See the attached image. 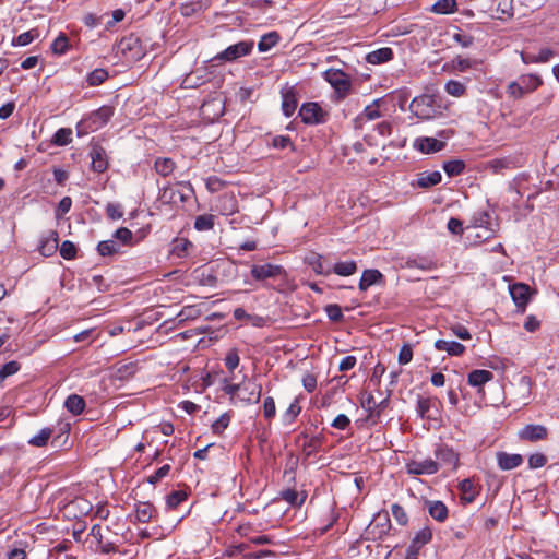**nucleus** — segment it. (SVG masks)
Here are the masks:
<instances>
[{
    "mask_svg": "<svg viewBox=\"0 0 559 559\" xmlns=\"http://www.w3.org/2000/svg\"><path fill=\"white\" fill-rule=\"evenodd\" d=\"M543 84V80L537 74H523L516 81H512L507 86V94L510 98L521 99L526 94L533 93Z\"/></svg>",
    "mask_w": 559,
    "mask_h": 559,
    "instance_id": "obj_1",
    "label": "nucleus"
},
{
    "mask_svg": "<svg viewBox=\"0 0 559 559\" xmlns=\"http://www.w3.org/2000/svg\"><path fill=\"white\" fill-rule=\"evenodd\" d=\"M114 111L111 106H102L97 110L92 111L78 123L79 133L94 132L103 128L114 116Z\"/></svg>",
    "mask_w": 559,
    "mask_h": 559,
    "instance_id": "obj_2",
    "label": "nucleus"
},
{
    "mask_svg": "<svg viewBox=\"0 0 559 559\" xmlns=\"http://www.w3.org/2000/svg\"><path fill=\"white\" fill-rule=\"evenodd\" d=\"M192 189L189 185L176 183L164 187L158 195L162 204L179 205L187 201Z\"/></svg>",
    "mask_w": 559,
    "mask_h": 559,
    "instance_id": "obj_3",
    "label": "nucleus"
},
{
    "mask_svg": "<svg viewBox=\"0 0 559 559\" xmlns=\"http://www.w3.org/2000/svg\"><path fill=\"white\" fill-rule=\"evenodd\" d=\"M411 111L419 119L429 120L436 117L435 98L431 95L415 97L409 104Z\"/></svg>",
    "mask_w": 559,
    "mask_h": 559,
    "instance_id": "obj_4",
    "label": "nucleus"
},
{
    "mask_svg": "<svg viewBox=\"0 0 559 559\" xmlns=\"http://www.w3.org/2000/svg\"><path fill=\"white\" fill-rule=\"evenodd\" d=\"M323 76L341 97H345L349 93L352 82L349 76L342 70L328 69Z\"/></svg>",
    "mask_w": 559,
    "mask_h": 559,
    "instance_id": "obj_5",
    "label": "nucleus"
},
{
    "mask_svg": "<svg viewBox=\"0 0 559 559\" xmlns=\"http://www.w3.org/2000/svg\"><path fill=\"white\" fill-rule=\"evenodd\" d=\"M250 273L255 281H265L286 275V271L282 265L272 263L254 264L252 265Z\"/></svg>",
    "mask_w": 559,
    "mask_h": 559,
    "instance_id": "obj_6",
    "label": "nucleus"
},
{
    "mask_svg": "<svg viewBox=\"0 0 559 559\" xmlns=\"http://www.w3.org/2000/svg\"><path fill=\"white\" fill-rule=\"evenodd\" d=\"M253 49V41L242 40L230 45L224 51L217 55V59L231 62L240 57L248 56Z\"/></svg>",
    "mask_w": 559,
    "mask_h": 559,
    "instance_id": "obj_7",
    "label": "nucleus"
},
{
    "mask_svg": "<svg viewBox=\"0 0 559 559\" xmlns=\"http://www.w3.org/2000/svg\"><path fill=\"white\" fill-rule=\"evenodd\" d=\"M391 530V520L389 513L379 512L368 526V534L372 539H382Z\"/></svg>",
    "mask_w": 559,
    "mask_h": 559,
    "instance_id": "obj_8",
    "label": "nucleus"
},
{
    "mask_svg": "<svg viewBox=\"0 0 559 559\" xmlns=\"http://www.w3.org/2000/svg\"><path fill=\"white\" fill-rule=\"evenodd\" d=\"M301 121L306 124L324 122L325 114L318 103H306L299 109Z\"/></svg>",
    "mask_w": 559,
    "mask_h": 559,
    "instance_id": "obj_9",
    "label": "nucleus"
},
{
    "mask_svg": "<svg viewBox=\"0 0 559 559\" xmlns=\"http://www.w3.org/2000/svg\"><path fill=\"white\" fill-rule=\"evenodd\" d=\"M521 166L522 163L519 156H504L488 160L485 164V169L498 175L502 174L504 170L514 169Z\"/></svg>",
    "mask_w": 559,
    "mask_h": 559,
    "instance_id": "obj_10",
    "label": "nucleus"
},
{
    "mask_svg": "<svg viewBox=\"0 0 559 559\" xmlns=\"http://www.w3.org/2000/svg\"><path fill=\"white\" fill-rule=\"evenodd\" d=\"M405 468L409 475H432L439 471V463L432 459L412 460L406 463Z\"/></svg>",
    "mask_w": 559,
    "mask_h": 559,
    "instance_id": "obj_11",
    "label": "nucleus"
},
{
    "mask_svg": "<svg viewBox=\"0 0 559 559\" xmlns=\"http://www.w3.org/2000/svg\"><path fill=\"white\" fill-rule=\"evenodd\" d=\"M518 437L523 441L537 442L547 439L548 429L543 425L530 424L519 430Z\"/></svg>",
    "mask_w": 559,
    "mask_h": 559,
    "instance_id": "obj_12",
    "label": "nucleus"
},
{
    "mask_svg": "<svg viewBox=\"0 0 559 559\" xmlns=\"http://www.w3.org/2000/svg\"><path fill=\"white\" fill-rule=\"evenodd\" d=\"M435 455L440 466H448L451 469H456L459 464V454L448 445H440L436 449Z\"/></svg>",
    "mask_w": 559,
    "mask_h": 559,
    "instance_id": "obj_13",
    "label": "nucleus"
},
{
    "mask_svg": "<svg viewBox=\"0 0 559 559\" xmlns=\"http://www.w3.org/2000/svg\"><path fill=\"white\" fill-rule=\"evenodd\" d=\"M261 394V384L251 380L241 383V390L239 391V397L241 401L248 404H255L260 401Z\"/></svg>",
    "mask_w": 559,
    "mask_h": 559,
    "instance_id": "obj_14",
    "label": "nucleus"
},
{
    "mask_svg": "<svg viewBox=\"0 0 559 559\" xmlns=\"http://www.w3.org/2000/svg\"><path fill=\"white\" fill-rule=\"evenodd\" d=\"M414 147L424 154H432L443 150L445 142L430 136H421L415 140Z\"/></svg>",
    "mask_w": 559,
    "mask_h": 559,
    "instance_id": "obj_15",
    "label": "nucleus"
},
{
    "mask_svg": "<svg viewBox=\"0 0 559 559\" xmlns=\"http://www.w3.org/2000/svg\"><path fill=\"white\" fill-rule=\"evenodd\" d=\"M282 110L286 117H290L297 108V93L294 86H286L282 90Z\"/></svg>",
    "mask_w": 559,
    "mask_h": 559,
    "instance_id": "obj_16",
    "label": "nucleus"
},
{
    "mask_svg": "<svg viewBox=\"0 0 559 559\" xmlns=\"http://www.w3.org/2000/svg\"><path fill=\"white\" fill-rule=\"evenodd\" d=\"M381 99L373 100L372 104L365 107L362 112H360L355 119L354 124L356 129H361L362 124L366 121H372L381 117V112L379 110V103Z\"/></svg>",
    "mask_w": 559,
    "mask_h": 559,
    "instance_id": "obj_17",
    "label": "nucleus"
},
{
    "mask_svg": "<svg viewBox=\"0 0 559 559\" xmlns=\"http://www.w3.org/2000/svg\"><path fill=\"white\" fill-rule=\"evenodd\" d=\"M92 159V169L96 173H104L108 168V159L106 151L103 146L95 144L90 152Z\"/></svg>",
    "mask_w": 559,
    "mask_h": 559,
    "instance_id": "obj_18",
    "label": "nucleus"
},
{
    "mask_svg": "<svg viewBox=\"0 0 559 559\" xmlns=\"http://www.w3.org/2000/svg\"><path fill=\"white\" fill-rule=\"evenodd\" d=\"M297 441L306 457L317 453L322 445V438L319 436H308L302 433L298 437Z\"/></svg>",
    "mask_w": 559,
    "mask_h": 559,
    "instance_id": "obj_19",
    "label": "nucleus"
},
{
    "mask_svg": "<svg viewBox=\"0 0 559 559\" xmlns=\"http://www.w3.org/2000/svg\"><path fill=\"white\" fill-rule=\"evenodd\" d=\"M92 503L87 499L76 497L67 504L66 510L72 516L79 518L87 515L92 511Z\"/></svg>",
    "mask_w": 559,
    "mask_h": 559,
    "instance_id": "obj_20",
    "label": "nucleus"
},
{
    "mask_svg": "<svg viewBox=\"0 0 559 559\" xmlns=\"http://www.w3.org/2000/svg\"><path fill=\"white\" fill-rule=\"evenodd\" d=\"M510 294L515 305L523 311L530 300V286L523 283L514 284L510 287Z\"/></svg>",
    "mask_w": 559,
    "mask_h": 559,
    "instance_id": "obj_21",
    "label": "nucleus"
},
{
    "mask_svg": "<svg viewBox=\"0 0 559 559\" xmlns=\"http://www.w3.org/2000/svg\"><path fill=\"white\" fill-rule=\"evenodd\" d=\"M58 233L56 230H50L40 239V245L38 247L39 252L44 257H51L58 249Z\"/></svg>",
    "mask_w": 559,
    "mask_h": 559,
    "instance_id": "obj_22",
    "label": "nucleus"
},
{
    "mask_svg": "<svg viewBox=\"0 0 559 559\" xmlns=\"http://www.w3.org/2000/svg\"><path fill=\"white\" fill-rule=\"evenodd\" d=\"M497 463L501 471H511L523 463L521 454H510L507 452L497 453Z\"/></svg>",
    "mask_w": 559,
    "mask_h": 559,
    "instance_id": "obj_23",
    "label": "nucleus"
},
{
    "mask_svg": "<svg viewBox=\"0 0 559 559\" xmlns=\"http://www.w3.org/2000/svg\"><path fill=\"white\" fill-rule=\"evenodd\" d=\"M383 282V274L376 269L365 270L359 281V289L366 292L370 286L380 284Z\"/></svg>",
    "mask_w": 559,
    "mask_h": 559,
    "instance_id": "obj_24",
    "label": "nucleus"
},
{
    "mask_svg": "<svg viewBox=\"0 0 559 559\" xmlns=\"http://www.w3.org/2000/svg\"><path fill=\"white\" fill-rule=\"evenodd\" d=\"M305 261L316 272V274L324 276L331 274V267L324 263L323 257L321 254L310 252L305 258Z\"/></svg>",
    "mask_w": 559,
    "mask_h": 559,
    "instance_id": "obj_25",
    "label": "nucleus"
},
{
    "mask_svg": "<svg viewBox=\"0 0 559 559\" xmlns=\"http://www.w3.org/2000/svg\"><path fill=\"white\" fill-rule=\"evenodd\" d=\"M435 348L441 352H447L450 356H461L465 346L455 341L438 340L435 342Z\"/></svg>",
    "mask_w": 559,
    "mask_h": 559,
    "instance_id": "obj_26",
    "label": "nucleus"
},
{
    "mask_svg": "<svg viewBox=\"0 0 559 559\" xmlns=\"http://www.w3.org/2000/svg\"><path fill=\"white\" fill-rule=\"evenodd\" d=\"M492 378V372L485 369H477L469 372L467 382L471 386L480 389L485 383L491 381Z\"/></svg>",
    "mask_w": 559,
    "mask_h": 559,
    "instance_id": "obj_27",
    "label": "nucleus"
},
{
    "mask_svg": "<svg viewBox=\"0 0 559 559\" xmlns=\"http://www.w3.org/2000/svg\"><path fill=\"white\" fill-rule=\"evenodd\" d=\"M459 489L461 492V499L466 503H472L478 495V490L476 489L472 478H465L460 481Z\"/></svg>",
    "mask_w": 559,
    "mask_h": 559,
    "instance_id": "obj_28",
    "label": "nucleus"
},
{
    "mask_svg": "<svg viewBox=\"0 0 559 559\" xmlns=\"http://www.w3.org/2000/svg\"><path fill=\"white\" fill-rule=\"evenodd\" d=\"M156 514V509L150 502H139L135 506V519L138 522L147 523Z\"/></svg>",
    "mask_w": 559,
    "mask_h": 559,
    "instance_id": "obj_29",
    "label": "nucleus"
},
{
    "mask_svg": "<svg viewBox=\"0 0 559 559\" xmlns=\"http://www.w3.org/2000/svg\"><path fill=\"white\" fill-rule=\"evenodd\" d=\"M136 370L138 367L135 362H118L114 366V376L119 380H127L133 377Z\"/></svg>",
    "mask_w": 559,
    "mask_h": 559,
    "instance_id": "obj_30",
    "label": "nucleus"
},
{
    "mask_svg": "<svg viewBox=\"0 0 559 559\" xmlns=\"http://www.w3.org/2000/svg\"><path fill=\"white\" fill-rule=\"evenodd\" d=\"M393 58V51L389 47L373 50L366 56V61L370 64H380Z\"/></svg>",
    "mask_w": 559,
    "mask_h": 559,
    "instance_id": "obj_31",
    "label": "nucleus"
},
{
    "mask_svg": "<svg viewBox=\"0 0 559 559\" xmlns=\"http://www.w3.org/2000/svg\"><path fill=\"white\" fill-rule=\"evenodd\" d=\"M428 512L432 519L438 522H444L448 519L449 510L442 501H429Z\"/></svg>",
    "mask_w": 559,
    "mask_h": 559,
    "instance_id": "obj_32",
    "label": "nucleus"
},
{
    "mask_svg": "<svg viewBox=\"0 0 559 559\" xmlns=\"http://www.w3.org/2000/svg\"><path fill=\"white\" fill-rule=\"evenodd\" d=\"M90 536H92L95 539L102 552L109 554L111 551H115L116 548L112 543H105L103 540L102 526L99 524H95L92 526Z\"/></svg>",
    "mask_w": 559,
    "mask_h": 559,
    "instance_id": "obj_33",
    "label": "nucleus"
},
{
    "mask_svg": "<svg viewBox=\"0 0 559 559\" xmlns=\"http://www.w3.org/2000/svg\"><path fill=\"white\" fill-rule=\"evenodd\" d=\"M85 405V400L78 394L69 395L64 402V407L73 415H80L84 411Z\"/></svg>",
    "mask_w": 559,
    "mask_h": 559,
    "instance_id": "obj_34",
    "label": "nucleus"
},
{
    "mask_svg": "<svg viewBox=\"0 0 559 559\" xmlns=\"http://www.w3.org/2000/svg\"><path fill=\"white\" fill-rule=\"evenodd\" d=\"M442 179L440 171H426L418 175L417 185L420 188H430L438 185Z\"/></svg>",
    "mask_w": 559,
    "mask_h": 559,
    "instance_id": "obj_35",
    "label": "nucleus"
},
{
    "mask_svg": "<svg viewBox=\"0 0 559 559\" xmlns=\"http://www.w3.org/2000/svg\"><path fill=\"white\" fill-rule=\"evenodd\" d=\"M340 276H350L357 272V263L354 260L336 262L331 269V273Z\"/></svg>",
    "mask_w": 559,
    "mask_h": 559,
    "instance_id": "obj_36",
    "label": "nucleus"
},
{
    "mask_svg": "<svg viewBox=\"0 0 559 559\" xmlns=\"http://www.w3.org/2000/svg\"><path fill=\"white\" fill-rule=\"evenodd\" d=\"M496 4V17L503 20L513 15V1L512 0H493Z\"/></svg>",
    "mask_w": 559,
    "mask_h": 559,
    "instance_id": "obj_37",
    "label": "nucleus"
},
{
    "mask_svg": "<svg viewBox=\"0 0 559 559\" xmlns=\"http://www.w3.org/2000/svg\"><path fill=\"white\" fill-rule=\"evenodd\" d=\"M281 498L293 507H300L305 502L307 496L304 491L298 492L295 489H286L281 492Z\"/></svg>",
    "mask_w": 559,
    "mask_h": 559,
    "instance_id": "obj_38",
    "label": "nucleus"
},
{
    "mask_svg": "<svg viewBox=\"0 0 559 559\" xmlns=\"http://www.w3.org/2000/svg\"><path fill=\"white\" fill-rule=\"evenodd\" d=\"M301 413V406L299 400L296 397L288 408L282 415V421L284 425H292Z\"/></svg>",
    "mask_w": 559,
    "mask_h": 559,
    "instance_id": "obj_39",
    "label": "nucleus"
},
{
    "mask_svg": "<svg viewBox=\"0 0 559 559\" xmlns=\"http://www.w3.org/2000/svg\"><path fill=\"white\" fill-rule=\"evenodd\" d=\"M407 267H416L424 271H431L436 269V263L427 257H416L406 261Z\"/></svg>",
    "mask_w": 559,
    "mask_h": 559,
    "instance_id": "obj_40",
    "label": "nucleus"
},
{
    "mask_svg": "<svg viewBox=\"0 0 559 559\" xmlns=\"http://www.w3.org/2000/svg\"><path fill=\"white\" fill-rule=\"evenodd\" d=\"M154 167H155V170L157 171V174L166 177L174 171L176 164L171 158L158 157L155 160Z\"/></svg>",
    "mask_w": 559,
    "mask_h": 559,
    "instance_id": "obj_41",
    "label": "nucleus"
},
{
    "mask_svg": "<svg viewBox=\"0 0 559 559\" xmlns=\"http://www.w3.org/2000/svg\"><path fill=\"white\" fill-rule=\"evenodd\" d=\"M431 539H432V532L428 526H426L423 530H420L418 533H416V535L412 539L411 545H413L414 549L415 548L420 549L423 546L430 543Z\"/></svg>",
    "mask_w": 559,
    "mask_h": 559,
    "instance_id": "obj_42",
    "label": "nucleus"
},
{
    "mask_svg": "<svg viewBox=\"0 0 559 559\" xmlns=\"http://www.w3.org/2000/svg\"><path fill=\"white\" fill-rule=\"evenodd\" d=\"M477 63L478 62L476 60H472L468 58H462V57L457 56L456 58L451 60L450 68L453 71L465 72L466 70L476 67Z\"/></svg>",
    "mask_w": 559,
    "mask_h": 559,
    "instance_id": "obj_43",
    "label": "nucleus"
},
{
    "mask_svg": "<svg viewBox=\"0 0 559 559\" xmlns=\"http://www.w3.org/2000/svg\"><path fill=\"white\" fill-rule=\"evenodd\" d=\"M456 0H438L431 11L437 14H450L456 11Z\"/></svg>",
    "mask_w": 559,
    "mask_h": 559,
    "instance_id": "obj_44",
    "label": "nucleus"
},
{
    "mask_svg": "<svg viewBox=\"0 0 559 559\" xmlns=\"http://www.w3.org/2000/svg\"><path fill=\"white\" fill-rule=\"evenodd\" d=\"M444 91L453 97H462L466 94V86L460 81L450 80L445 83Z\"/></svg>",
    "mask_w": 559,
    "mask_h": 559,
    "instance_id": "obj_45",
    "label": "nucleus"
},
{
    "mask_svg": "<svg viewBox=\"0 0 559 559\" xmlns=\"http://www.w3.org/2000/svg\"><path fill=\"white\" fill-rule=\"evenodd\" d=\"M52 435V429L45 427L37 435L28 440V443L33 447H45Z\"/></svg>",
    "mask_w": 559,
    "mask_h": 559,
    "instance_id": "obj_46",
    "label": "nucleus"
},
{
    "mask_svg": "<svg viewBox=\"0 0 559 559\" xmlns=\"http://www.w3.org/2000/svg\"><path fill=\"white\" fill-rule=\"evenodd\" d=\"M465 169V163L460 159L448 160L443 164V170L450 177L459 176Z\"/></svg>",
    "mask_w": 559,
    "mask_h": 559,
    "instance_id": "obj_47",
    "label": "nucleus"
},
{
    "mask_svg": "<svg viewBox=\"0 0 559 559\" xmlns=\"http://www.w3.org/2000/svg\"><path fill=\"white\" fill-rule=\"evenodd\" d=\"M72 141V130L69 128H60L53 134L52 143L58 146L68 145Z\"/></svg>",
    "mask_w": 559,
    "mask_h": 559,
    "instance_id": "obj_48",
    "label": "nucleus"
},
{
    "mask_svg": "<svg viewBox=\"0 0 559 559\" xmlns=\"http://www.w3.org/2000/svg\"><path fill=\"white\" fill-rule=\"evenodd\" d=\"M278 38L280 37H278L277 33H275V32L263 35L258 44V49L261 52L270 50L272 47H274L277 44Z\"/></svg>",
    "mask_w": 559,
    "mask_h": 559,
    "instance_id": "obj_49",
    "label": "nucleus"
},
{
    "mask_svg": "<svg viewBox=\"0 0 559 559\" xmlns=\"http://www.w3.org/2000/svg\"><path fill=\"white\" fill-rule=\"evenodd\" d=\"M39 36V33L37 29H31L27 32H24L20 34L19 36L14 37L12 40L13 46H26L31 44L34 39H36Z\"/></svg>",
    "mask_w": 559,
    "mask_h": 559,
    "instance_id": "obj_50",
    "label": "nucleus"
},
{
    "mask_svg": "<svg viewBox=\"0 0 559 559\" xmlns=\"http://www.w3.org/2000/svg\"><path fill=\"white\" fill-rule=\"evenodd\" d=\"M119 246L112 239L100 241L97 246V251L103 257L112 255L119 252Z\"/></svg>",
    "mask_w": 559,
    "mask_h": 559,
    "instance_id": "obj_51",
    "label": "nucleus"
},
{
    "mask_svg": "<svg viewBox=\"0 0 559 559\" xmlns=\"http://www.w3.org/2000/svg\"><path fill=\"white\" fill-rule=\"evenodd\" d=\"M483 227H491L489 222V214L486 212L479 213L474 216L473 223L471 226H467V231H474L481 229Z\"/></svg>",
    "mask_w": 559,
    "mask_h": 559,
    "instance_id": "obj_52",
    "label": "nucleus"
},
{
    "mask_svg": "<svg viewBox=\"0 0 559 559\" xmlns=\"http://www.w3.org/2000/svg\"><path fill=\"white\" fill-rule=\"evenodd\" d=\"M214 227V216L211 214L199 215L194 221V228L199 231L210 230Z\"/></svg>",
    "mask_w": 559,
    "mask_h": 559,
    "instance_id": "obj_53",
    "label": "nucleus"
},
{
    "mask_svg": "<svg viewBox=\"0 0 559 559\" xmlns=\"http://www.w3.org/2000/svg\"><path fill=\"white\" fill-rule=\"evenodd\" d=\"M108 73L104 69H95L88 73L86 81L90 86H97L106 81Z\"/></svg>",
    "mask_w": 559,
    "mask_h": 559,
    "instance_id": "obj_54",
    "label": "nucleus"
},
{
    "mask_svg": "<svg viewBox=\"0 0 559 559\" xmlns=\"http://www.w3.org/2000/svg\"><path fill=\"white\" fill-rule=\"evenodd\" d=\"M497 230L493 227H483L481 229L469 233V236L474 238L475 243L488 240L496 235Z\"/></svg>",
    "mask_w": 559,
    "mask_h": 559,
    "instance_id": "obj_55",
    "label": "nucleus"
},
{
    "mask_svg": "<svg viewBox=\"0 0 559 559\" xmlns=\"http://www.w3.org/2000/svg\"><path fill=\"white\" fill-rule=\"evenodd\" d=\"M187 493L183 490H176L167 496L166 503L169 509H176L181 502L187 499Z\"/></svg>",
    "mask_w": 559,
    "mask_h": 559,
    "instance_id": "obj_56",
    "label": "nucleus"
},
{
    "mask_svg": "<svg viewBox=\"0 0 559 559\" xmlns=\"http://www.w3.org/2000/svg\"><path fill=\"white\" fill-rule=\"evenodd\" d=\"M69 47V39L67 35L60 34L51 44V50L53 53L63 55Z\"/></svg>",
    "mask_w": 559,
    "mask_h": 559,
    "instance_id": "obj_57",
    "label": "nucleus"
},
{
    "mask_svg": "<svg viewBox=\"0 0 559 559\" xmlns=\"http://www.w3.org/2000/svg\"><path fill=\"white\" fill-rule=\"evenodd\" d=\"M230 423V415L228 413L222 414L213 424L212 431L215 435H222Z\"/></svg>",
    "mask_w": 559,
    "mask_h": 559,
    "instance_id": "obj_58",
    "label": "nucleus"
},
{
    "mask_svg": "<svg viewBox=\"0 0 559 559\" xmlns=\"http://www.w3.org/2000/svg\"><path fill=\"white\" fill-rule=\"evenodd\" d=\"M391 511L393 518L400 525L406 526L408 524V515L402 506H400L399 503H393L391 507Z\"/></svg>",
    "mask_w": 559,
    "mask_h": 559,
    "instance_id": "obj_59",
    "label": "nucleus"
},
{
    "mask_svg": "<svg viewBox=\"0 0 559 559\" xmlns=\"http://www.w3.org/2000/svg\"><path fill=\"white\" fill-rule=\"evenodd\" d=\"M19 370L20 364L17 361L12 360L4 364L0 369V384H2L8 377L15 374Z\"/></svg>",
    "mask_w": 559,
    "mask_h": 559,
    "instance_id": "obj_60",
    "label": "nucleus"
},
{
    "mask_svg": "<svg viewBox=\"0 0 559 559\" xmlns=\"http://www.w3.org/2000/svg\"><path fill=\"white\" fill-rule=\"evenodd\" d=\"M324 310L328 318L333 322H340L344 318L341 307L336 304L326 305Z\"/></svg>",
    "mask_w": 559,
    "mask_h": 559,
    "instance_id": "obj_61",
    "label": "nucleus"
},
{
    "mask_svg": "<svg viewBox=\"0 0 559 559\" xmlns=\"http://www.w3.org/2000/svg\"><path fill=\"white\" fill-rule=\"evenodd\" d=\"M60 255L66 260L74 259L76 255V247L72 241L66 240L60 246Z\"/></svg>",
    "mask_w": 559,
    "mask_h": 559,
    "instance_id": "obj_62",
    "label": "nucleus"
},
{
    "mask_svg": "<svg viewBox=\"0 0 559 559\" xmlns=\"http://www.w3.org/2000/svg\"><path fill=\"white\" fill-rule=\"evenodd\" d=\"M240 358L237 349H229L225 357V366L229 371H234L239 365Z\"/></svg>",
    "mask_w": 559,
    "mask_h": 559,
    "instance_id": "obj_63",
    "label": "nucleus"
},
{
    "mask_svg": "<svg viewBox=\"0 0 559 559\" xmlns=\"http://www.w3.org/2000/svg\"><path fill=\"white\" fill-rule=\"evenodd\" d=\"M528 467L532 468V469H535V468H540L543 466L546 465L547 463V457L546 455H544L543 453H533L528 456Z\"/></svg>",
    "mask_w": 559,
    "mask_h": 559,
    "instance_id": "obj_64",
    "label": "nucleus"
}]
</instances>
